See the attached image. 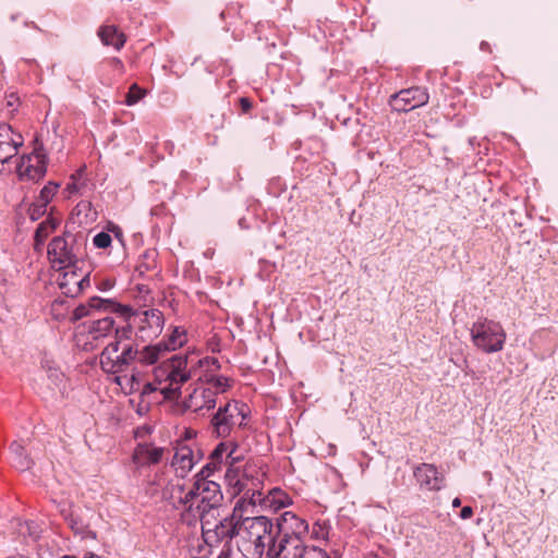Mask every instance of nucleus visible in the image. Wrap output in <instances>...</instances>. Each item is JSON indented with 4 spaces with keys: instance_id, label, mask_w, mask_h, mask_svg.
I'll return each instance as SVG.
<instances>
[{
    "instance_id": "3",
    "label": "nucleus",
    "mask_w": 558,
    "mask_h": 558,
    "mask_svg": "<svg viewBox=\"0 0 558 558\" xmlns=\"http://www.w3.org/2000/svg\"><path fill=\"white\" fill-rule=\"evenodd\" d=\"M274 535L276 543L292 549L304 546V539L310 533L308 523L292 511H284L277 518Z\"/></svg>"
},
{
    "instance_id": "13",
    "label": "nucleus",
    "mask_w": 558,
    "mask_h": 558,
    "mask_svg": "<svg viewBox=\"0 0 558 558\" xmlns=\"http://www.w3.org/2000/svg\"><path fill=\"white\" fill-rule=\"evenodd\" d=\"M23 145L22 135L17 134L13 136V130L11 125L7 123L0 124V162L7 163L13 158L19 147Z\"/></svg>"
},
{
    "instance_id": "16",
    "label": "nucleus",
    "mask_w": 558,
    "mask_h": 558,
    "mask_svg": "<svg viewBox=\"0 0 558 558\" xmlns=\"http://www.w3.org/2000/svg\"><path fill=\"white\" fill-rule=\"evenodd\" d=\"M216 392L209 388L202 389L201 391L194 390L189 399L184 401L186 409H194L195 412H201L206 409L207 411L216 407Z\"/></svg>"
},
{
    "instance_id": "32",
    "label": "nucleus",
    "mask_w": 558,
    "mask_h": 558,
    "mask_svg": "<svg viewBox=\"0 0 558 558\" xmlns=\"http://www.w3.org/2000/svg\"><path fill=\"white\" fill-rule=\"evenodd\" d=\"M295 558H329L327 553L317 547H301L295 550Z\"/></svg>"
},
{
    "instance_id": "2",
    "label": "nucleus",
    "mask_w": 558,
    "mask_h": 558,
    "mask_svg": "<svg viewBox=\"0 0 558 558\" xmlns=\"http://www.w3.org/2000/svg\"><path fill=\"white\" fill-rule=\"evenodd\" d=\"M198 492L199 490H187L184 498L180 497V499L190 511L194 509L195 501L197 502L196 510L201 517L203 534L207 535V538L209 537V542L214 543V545L219 544L223 539H227L226 543L229 544L233 538L236 541L238 533L235 531L238 530V520H235V515L225 518L211 527V523L207 517L211 510H217L216 504L207 501L206 497H202V499L198 500ZM215 502H218V499L215 500Z\"/></svg>"
},
{
    "instance_id": "49",
    "label": "nucleus",
    "mask_w": 558,
    "mask_h": 558,
    "mask_svg": "<svg viewBox=\"0 0 558 558\" xmlns=\"http://www.w3.org/2000/svg\"><path fill=\"white\" fill-rule=\"evenodd\" d=\"M472 514H473V509L470 506L463 507L460 511V518L463 520L471 518Z\"/></svg>"
},
{
    "instance_id": "11",
    "label": "nucleus",
    "mask_w": 558,
    "mask_h": 558,
    "mask_svg": "<svg viewBox=\"0 0 558 558\" xmlns=\"http://www.w3.org/2000/svg\"><path fill=\"white\" fill-rule=\"evenodd\" d=\"M239 410V402H228L220 407L211 418V426L217 437L225 438L230 433L234 425V411Z\"/></svg>"
},
{
    "instance_id": "20",
    "label": "nucleus",
    "mask_w": 558,
    "mask_h": 558,
    "mask_svg": "<svg viewBox=\"0 0 558 558\" xmlns=\"http://www.w3.org/2000/svg\"><path fill=\"white\" fill-rule=\"evenodd\" d=\"M195 464L193 450L189 446H181L177 449L172 465L175 466L177 473L183 477Z\"/></svg>"
},
{
    "instance_id": "1",
    "label": "nucleus",
    "mask_w": 558,
    "mask_h": 558,
    "mask_svg": "<svg viewBox=\"0 0 558 558\" xmlns=\"http://www.w3.org/2000/svg\"><path fill=\"white\" fill-rule=\"evenodd\" d=\"M274 531L272 521L265 515L240 518L235 531L236 547L244 557L260 556V553L276 543Z\"/></svg>"
},
{
    "instance_id": "31",
    "label": "nucleus",
    "mask_w": 558,
    "mask_h": 558,
    "mask_svg": "<svg viewBox=\"0 0 558 558\" xmlns=\"http://www.w3.org/2000/svg\"><path fill=\"white\" fill-rule=\"evenodd\" d=\"M123 344L118 339L109 343L100 354V366L102 367V362H110V360L114 359V355H118L119 351L122 350Z\"/></svg>"
},
{
    "instance_id": "60",
    "label": "nucleus",
    "mask_w": 558,
    "mask_h": 558,
    "mask_svg": "<svg viewBox=\"0 0 558 558\" xmlns=\"http://www.w3.org/2000/svg\"><path fill=\"white\" fill-rule=\"evenodd\" d=\"M488 47H489L488 43H486V41H482V43H481V49H482V50H487V49H488Z\"/></svg>"
},
{
    "instance_id": "33",
    "label": "nucleus",
    "mask_w": 558,
    "mask_h": 558,
    "mask_svg": "<svg viewBox=\"0 0 558 558\" xmlns=\"http://www.w3.org/2000/svg\"><path fill=\"white\" fill-rule=\"evenodd\" d=\"M89 274H86L82 279L75 280L73 287L64 291V294L71 298L78 295L85 288L89 287Z\"/></svg>"
},
{
    "instance_id": "14",
    "label": "nucleus",
    "mask_w": 558,
    "mask_h": 558,
    "mask_svg": "<svg viewBox=\"0 0 558 558\" xmlns=\"http://www.w3.org/2000/svg\"><path fill=\"white\" fill-rule=\"evenodd\" d=\"M138 349L132 343H124L121 352L114 355L110 362H102V371L109 374L124 372L134 361L137 360Z\"/></svg>"
},
{
    "instance_id": "7",
    "label": "nucleus",
    "mask_w": 558,
    "mask_h": 558,
    "mask_svg": "<svg viewBox=\"0 0 558 558\" xmlns=\"http://www.w3.org/2000/svg\"><path fill=\"white\" fill-rule=\"evenodd\" d=\"M76 242V235L68 231L63 235L54 236L48 244V257L52 267L59 270L74 266L77 262L73 253V243Z\"/></svg>"
},
{
    "instance_id": "23",
    "label": "nucleus",
    "mask_w": 558,
    "mask_h": 558,
    "mask_svg": "<svg viewBox=\"0 0 558 558\" xmlns=\"http://www.w3.org/2000/svg\"><path fill=\"white\" fill-rule=\"evenodd\" d=\"M114 319L111 316L95 319L87 326V332L97 340L108 336L114 329Z\"/></svg>"
},
{
    "instance_id": "26",
    "label": "nucleus",
    "mask_w": 558,
    "mask_h": 558,
    "mask_svg": "<svg viewBox=\"0 0 558 558\" xmlns=\"http://www.w3.org/2000/svg\"><path fill=\"white\" fill-rule=\"evenodd\" d=\"M221 466L214 461L209 460L202 470L196 474V482L193 488H201V482L207 481L208 485H215L217 488H220V485L215 481L208 480L214 475L216 471H219Z\"/></svg>"
},
{
    "instance_id": "8",
    "label": "nucleus",
    "mask_w": 558,
    "mask_h": 558,
    "mask_svg": "<svg viewBox=\"0 0 558 558\" xmlns=\"http://www.w3.org/2000/svg\"><path fill=\"white\" fill-rule=\"evenodd\" d=\"M93 311H104L108 313H117L125 318L136 315L133 308L129 305H122L111 299H102L93 296L87 303L77 305L71 316V322L75 323L84 317L90 316Z\"/></svg>"
},
{
    "instance_id": "9",
    "label": "nucleus",
    "mask_w": 558,
    "mask_h": 558,
    "mask_svg": "<svg viewBox=\"0 0 558 558\" xmlns=\"http://www.w3.org/2000/svg\"><path fill=\"white\" fill-rule=\"evenodd\" d=\"M428 99L429 95L425 87L414 86L392 95L390 104L392 108L399 112H409L415 108L425 106Z\"/></svg>"
},
{
    "instance_id": "25",
    "label": "nucleus",
    "mask_w": 558,
    "mask_h": 558,
    "mask_svg": "<svg viewBox=\"0 0 558 558\" xmlns=\"http://www.w3.org/2000/svg\"><path fill=\"white\" fill-rule=\"evenodd\" d=\"M114 383L125 390V393H134L141 391L142 379L138 372L133 373L131 376H117Z\"/></svg>"
},
{
    "instance_id": "24",
    "label": "nucleus",
    "mask_w": 558,
    "mask_h": 558,
    "mask_svg": "<svg viewBox=\"0 0 558 558\" xmlns=\"http://www.w3.org/2000/svg\"><path fill=\"white\" fill-rule=\"evenodd\" d=\"M166 352V345L162 342H158L154 345H146L141 351L138 350L137 360L142 364L153 365Z\"/></svg>"
},
{
    "instance_id": "56",
    "label": "nucleus",
    "mask_w": 558,
    "mask_h": 558,
    "mask_svg": "<svg viewBox=\"0 0 558 558\" xmlns=\"http://www.w3.org/2000/svg\"><path fill=\"white\" fill-rule=\"evenodd\" d=\"M111 63L116 69L123 70V63L119 58H112Z\"/></svg>"
},
{
    "instance_id": "58",
    "label": "nucleus",
    "mask_w": 558,
    "mask_h": 558,
    "mask_svg": "<svg viewBox=\"0 0 558 558\" xmlns=\"http://www.w3.org/2000/svg\"><path fill=\"white\" fill-rule=\"evenodd\" d=\"M366 558H385L384 556H380L376 553H368Z\"/></svg>"
},
{
    "instance_id": "57",
    "label": "nucleus",
    "mask_w": 558,
    "mask_h": 558,
    "mask_svg": "<svg viewBox=\"0 0 558 558\" xmlns=\"http://www.w3.org/2000/svg\"><path fill=\"white\" fill-rule=\"evenodd\" d=\"M83 173H84V169H80V170H77L75 173H73V174L71 175V180H72V181H76V182H77L78 180H81V179H82Z\"/></svg>"
},
{
    "instance_id": "15",
    "label": "nucleus",
    "mask_w": 558,
    "mask_h": 558,
    "mask_svg": "<svg viewBox=\"0 0 558 558\" xmlns=\"http://www.w3.org/2000/svg\"><path fill=\"white\" fill-rule=\"evenodd\" d=\"M9 463L15 470L25 472L31 470L35 461L25 448V439L14 440L9 445Z\"/></svg>"
},
{
    "instance_id": "50",
    "label": "nucleus",
    "mask_w": 558,
    "mask_h": 558,
    "mask_svg": "<svg viewBox=\"0 0 558 558\" xmlns=\"http://www.w3.org/2000/svg\"><path fill=\"white\" fill-rule=\"evenodd\" d=\"M197 364L199 366H202L203 364H213V365H216L217 368L220 367L218 360L215 357H206L204 360H198Z\"/></svg>"
},
{
    "instance_id": "35",
    "label": "nucleus",
    "mask_w": 558,
    "mask_h": 558,
    "mask_svg": "<svg viewBox=\"0 0 558 558\" xmlns=\"http://www.w3.org/2000/svg\"><path fill=\"white\" fill-rule=\"evenodd\" d=\"M144 94L145 92L137 84H132L125 96V104L128 106L135 105L144 97Z\"/></svg>"
},
{
    "instance_id": "44",
    "label": "nucleus",
    "mask_w": 558,
    "mask_h": 558,
    "mask_svg": "<svg viewBox=\"0 0 558 558\" xmlns=\"http://www.w3.org/2000/svg\"><path fill=\"white\" fill-rule=\"evenodd\" d=\"M210 383L214 384V386L218 389H220L221 391H225L227 389V387H229V379L225 376H216V377H211L209 379Z\"/></svg>"
},
{
    "instance_id": "36",
    "label": "nucleus",
    "mask_w": 558,
    "mask_h": 558,
    "mask_svg": "<svg viewBox=\"0 0 558 558\" xmlns=\"http://www.w3.org/2000/svg\"><path fill=\"white\" fill-rule=\"evenodd\" d=\"M228 451V446L225 442H219L209 456V460L221 466L223 462V456Z\"/></svg>"
},
{
    "instance_id": "45",
    "label": "nucleus",
    "mask_w": 558,
    "mask_h": 558,
    "mask_svg": "<svg viewBox=\"0 0 558 558\" xmlns=\"http://www.w3.org/2000/svg\"><path fill=\"white\" fill-rule=\"evenodd\" d=\"M158 390V387L154 383H146L142 386L140 396L142 399H144L146 396H149L150 393Z\"/></svg>"
},
{
    "instance_id": "53",
    "label": "nucleus",
    "mask_w": 558,
    "mask_h": 558,
    "mask_svg": "<svg viewBox=\"0 0 558 558\" xmlns=\"http://www.w3.org/2000/svg\"><path fill=\"white\" fill-rule=\"evenodd\" d=\"M44 222H47V230L53 231L58 227V221L54 218H47Z\"/></svg>"
},
{
    "instance_id": "43",
    "label": "nucleus",
    "mask_w": 558,
    "mask_h": 558,
    "mask_svg": "<svg viewBox=\"0 0 558 558\" xmlns=\"http://www.w3.org/2000/svg\"><path fill=\"white\" fill-rule=\"evenodd\" d=\"M76 280V274L75 271H66L63 275V280L60 281L59 286L62 290H68L71 283H73Z\"/></svg>"
},
{
    "instance_id": "10",
    "label": "nucleus",
    "mask_w": 558,
    "mask_h": 558,
    "mask_svg": "<svg viewBox=\"0 0 558 558\" xmlns=\"http://www.w3.org/2000/svg\"><path fill=\"white\" fill-rule=\"evenodd\" d=\"M138 316V332L143 340L156 338L161 333L165 324V317L161 311L149 308L142 312Z\"/></svg>"
},
{
    "instance_id": "46",
    "label": "nucleus",
    "mask_w": 558,
    "mask_h": 558,
    "mask_svg": "<svg viewBox=\"0 0 558 558\" xmlns=\"http://www.w3.org/2000/svg\"><path fill=\"white\" fill-rule=\"evenodd\" d=\"M239 106L242 113L246 114L253 108V102L247 97H241L239 98Z\"/></svg>"
},
{
    "instance_id": "40",
    "label": "nucleus",
    "mask_w": 558,
    "mask_h": 558,
    "mask_svg": "<svg viewBox=\"0 0 558 558\" xmlns=\"http://www.w3.org/2000/svg\"><path fill=\"white\" fill-rule=\"evenodd\" d=\"M48 234L49 230H47V222H40L34 235L36 246L43 245Z\"/></svg>"
},
{
    "instance_id": "54",
    "label": "nucleus",
    "mask_w": 558,
    "mask_h": 558,
    "mask_svg": "<svg viewBox=\"0 0 558 558\" xmlns=\"http://www.w3.org/2000/svg\"><path fill=\"white\" fill-rule=\"evenodd\" d=\"M246 409H247L246 404L239 402V410L234 411V415L235 414L241 415L243 418H245L247 415V413L245 412Z\"/></svg>"
},
{
    "instance_id": "6",
    "label": "nucleus",
    "mask_w": 558,
    "mask_h": 558,
    "mask_svg": "<svg viewBox=\"0 0 558 558\" xmlns=\"http://www.w3.org/2000/svg\"><path fill=\"white\" fill-rule=\"evenodd\" d=\"M238 446L233 445L232 449L226 456L228 468L225 472V481L229 488H255L263 485L262 477L254 466H245L241 470L235 463L239 462L238 457H233Z\"/></svg>"
},
{
    "instance_id": "42",
    "label": "nucleus",
    "mask_w": 558,
    "mask_h": 558,
    "mask_svg": "<svg viewBox=\"0 0 558 558\" xmlns=\"http://www.w3.org/2000/svg\"><path fill=\"white\" fill-rule=\"evenodd\" d=\"M69 525L75 534L85 533V524L78 518L71 515Z\"/></svg>"
},
{
    "instance_id": "41",
    "label": "nucleus",
    "mask_w": 558,
    "mask_h": 558,
    "mask_svg": "<svg viewBox=\"0 0 558 558\" xmlns=\"http://www.w3.org/2000/svg\"><path fill=\"white\" fill-rule=\"evenodd\" d=\"M218 558H245L239 548L234 551L229 543H226L218 556Z\"/></svg>"
},
{
    "instance_id": "52",
    "label": "nucleus",
    "mask_w": 558,
    "mask_h": 558,
    "mask_svg": "<svg viewBox=\"0 0 558 558\" xmlns=\"http://www.w3.org/2000/svg\"><path fill=\"white\" fill-rule=\"evenodd\" d=\"M78 535H81L82 539H87V538L95 539L96 538V533L94 531L89 530L86 525H85V533H80Z\"/></svg>"
},
{
    "instance_id": "22",
    "label": "nucleus",
    "mask_w": 558,
    "mask_h": 558,
    "mask_svg": "<svg viewBox=\"0 0 558 558\" xmlns=\"http://www.w3.org/2000/svg\"><path fill=\"white\" fill-rule=\"evenodd\" d=\"M98 36L105 46L120 50L125 44V36L114 25H104L98 29Z\"/></svg>"
},
{
    "instance_id": "18",
    "label": "nucleus",
    "mask_w": 558,
    "mask_h": 558,
    "mask_svg": "<svg viewBox=\"0 0 558 558\" xmlns=\"http://www.w3.org/2000/svg\"><path fill=\"white\" fill-rule=\"evenodd\" d=\"M37 165L33 166L29 163L31 156H24L21 158V162L17 165V172L21 179L39 180L44 178L47 171L45 156L36 155Z\"/></svg>"
},
{
    "instance_id": "30",
    "label": "nucleus",
    "mask_w": 558,
    "mask_h": 558,
    "mask_svg": "<svg viewBox=\"0 0 558 558\" xmlns=\"http://www.w3.org/2000/svg\"><path fill=\"white\" fill-rule=\"evenodd\" d=\"M329 531H330V524L328 522L317 521L313 524L308 534H311V538H313V539L326 541V539H328Z\"/></svg>"
},
{
    "instance_id": "4",
    "label": "nucleus",
    "mask_w": 558,
    "mask_h": 558,
    "mask_svg": "<svg viewBox=\"0 0 558 558\" xmlns=\"http://www.w3.org/2000/svg\"><path fill=\"white\" fill-rule=\"evenodd\" d=\"M190 357L187 355L174 354L162 368L156 371V377L159 372L166 375L168 385L160 388L165 399L174 400L181 395V386L191 378V373L186 371Z\"/></svg>"
},
{
    "instance_id": "34",
    "label": "nucleus",
    "mask_w": 558,
    "mask_h": 558,
    "mask_svg": "<svg viewBox=\"0 0 558 558\" xmlns=\"http://www.w3.org/2000/svg\"><path fill=\"white\" fill-rule=\"evenodd\" d=\"M58 187H59V184H57L54 182H49L48 184H46L40 191L39 197L37 198L38 202H40L41 204L48 205L49 202L54 196V194L57 193Z\"/></svg>"
},
{
    "instance_id": "55",
    "label": "nucleus",
    "mask_w": 558,
    "mask_h": 558,
    "mask_svg": "<svg viewBox=\"0 0 558 558\" xmlns=\"http://www.w3.org/2000/svg\"><path fill=\"white\" fill-rule=\"evenodd\" d=\"M7 292V283L5 280L0 275V299L3 296V294Z\"/></svg>"
},
{
    "instance_id": "38",
    "label": "nucleus",
    "mask_w": 558,
    "mask_h": 558,
    "mask_svg": "<svg viewBox=\"0 0 558 558\" xmlns=\"http://www.w3.org/2000/svg\"><path fill=\"white\" fill-rule=\"evenodd\" d=\"M132 332L133 330L130 324L114 329L116 339L122 343H130L129 341L131 340Z\"/></svg>"
},
{
    "instance_id": "59",
    "label": "nucleus",
    "mask_w": 558,
    "mask_h": 558,
    "mask_svg": "<svg viewBox=\"0 0 558 558\" xmlns=\"http://www.w3.org/2000/svg\"><path fill=\"white\" fill-rule=\"evenodd\" d=\"M460 505H461V500H460L459 498H454V499L452 500V506H453L454 508L460 507Z\"/></svg>"
},
{
    "instance_id": "39",
    "label": "nucleus",
    "mask_w": 558,
    "mask_h": 558,
    "mask_svg": "<svg viewBox=\"0 0 558 558\" xmlns=\"http://www.w3.org/2000/svg\"><path fill=\"white\" fill-rule=\"evenodd\" d=\"M111 242L112 239L110 234L104 231L97 233L93 239L94 245L98 248H107L110 246Z\"/></svg>"
},
{
    "instance_id": "5",
    "label": "nucleus",
    "mask_w": 558,
    "mask_h": 558,
    "mask_svg": "<svg viewBox=\"0 0 558 558\" xmlns=\"http://www.w3.org/2000/svg\"><path fill=\"white\" fill-rule=\"evenodd\" d=\"M471 337L474 345L486 353L501 351L506 341V332L502 326L486 318L473 324Z\"/></svg>"
},
{
    "instance_id": "12",
    "label": "nucleus",
    "mask_w": 558,
    "mask_h": 558,
    "mask_svg": "<svg viewBox=\"0 0 558 558\" xmlns=\"http://www.w3.org/2000/svg\"><path fill=\"white\" fill-rule=\"evenodd\" d=\"M251 501L275 512L292 504L291 497L283 494V490H253Z\"/></svg>"
},
{
    "instance_id": "48",
    "label": "nucleus",
    "mask_w": 558,
    "mask_h": 558,
    "mask_svg": "<svg viewBox=\"0 0 558 558\" xmlns=\"http://www.w3.org/2000/svg\"><path fill=\"white\" fill-rule=\"evenodd\" d=\"M81 185L78 182L76 181H72L70 183H68L66 185V191L69 192V194H74V193H77L81 189Z\"/></svg>"
},
{
    "instance_id": "29",
    "label": "nucleus",
    "mask_w": 558,
    "mask_h": 558,
    "mask_svg": "<svg viewBox=\"0 0 558 558\" xmlns=\"http://www.w3.org/2000/svg\"><path fill=\"white\" fill-rule=\"evenodd\" d=\"M268 551L269 558H295V549L278 543H272Z\"/></svg>"
},
{
    "instance_id": "51",
    "label": "nucleus",
    "mask_w": 558,
    "mask_h": 558,
    "mask_svg": "<svg viewBox=\"0 0 558 558\" xmlns=\"http://www.w3.org/2000/svg\"><path fill=\"white\" fill-rule=\"evenodd\" d=\"M19 101V97L12 93L10 94L8 97H7V106L10 107V108H13L16 106Z\"/></svg>"
},
{
    "instance_id": "19",
    "label": "nucleus",
    "mask_w": 558,
    "mask_h": 558,
    "mask_svg": "<svg viewBox=\"0 0 558 558\" xmlns=\"http://www.w3.org/2000/svg\"><path fill=\"white\" fill-rule=\"evenodd\" d=\"M163 448L155 447L149 444H140L135 448L133 459L140 465L157 464L163 456Z\"/></svg>"
},
{
    "instance_id": "27",
    "label": "nucleus",
    "mask_w": 558,
    "mask_h": 558,
    "mask_svg": "<svg viewBox=\"0 0 558 558\" xmlns=\"http://www.w3.org/2000/svg\"><path fill=\"white\" fill-rule=\"evenodd\" d=\"M186 341V335L184 330H181L179 327H175L172 333L169 336L167 341H161L166 348L167 352L173 351L178 348H181Z\"/></svg>"
},
{
    "instance_id": "37",
    "label": "nucleus",
    "mask_w": 558,
    "mask_h": 558,
    "mask_svg": "<svg viewBox=\"0 0 558 558\" xmlns=\"http://www.w3.org/2000/svg\"><path fill=\"white\" fill-rule=\"evenodd\" d=\"M46 210H47V205L41 204L37 199L34 204L31 205V207L28 209L29 218L33 221H36L46 214Z\"/></svg>"
},
{
    "instance_id": "62",
    "label": "nucleus",
    "mask_w": 558,
    "mask_h": 558,
    "mask_svg": "<svg viewBox=\"0 0 558 558\" xmlns=\"http://www.w3.org/2000/svg\"><path fill=\"white\" fill-rule=\"evenodd\" d=\"M192 433H193L192 430H186V437L190 438L192 436Z\"/></svg>"
},
{
    "instance_id": "61",
    "label": "nucleus",
    "mask_w": 558,
    "mask_h": 558,
    "mask_svg": "<svg viewBox=\"0 0 558 558\" xmlns=\"http://www.w3.org/2000/svg\"><path fill=\"white\" fill-rule=\"evenodd\" d=\"M86 558H100V556L93 553H88Z\"/></svg>"
},
{
    "instance_id": "47",
    "label": "nucleus",
    "mask_w": 558,
    "mask_h": 558,
    "mask_svg": "<svg viewBox=\"0 0 558 558\" xmlns=\"http://www.w3.org/2000/svg\"><path fill=\"white\" fill-rule=\"evenodd\" d=\"M114 286V282L111 280V279H102L99 284H98V289L100 291H108L110 289H112Z\"/></svg>"
},
{
    "instance_id": "64",
    "label": "nucleus",
    "mask_w": 558,
    "mask_h": 558,
    "mask_svg": "<svg viewBox=\"0 0 558 558\" xmlns=\"http://www.w3.org/2000/svg\"><path fill=\"white\" fill-rule=\"evenodd\" d=\"M206 493H209L210 490L209 489H206L205 490ZM214 493H220L221 490H213Z\"/></svg>"
},
{
    "instance_id": "21",
    "label": "nucleus",
    "mask_w": 558,
    "mask_h": 558,
    "mask_svg": "<svg viewBox=\"0 0 558 558\" xmlns=\"http://www.w3.org/2000/svg\"><path fill=\"white\" fill-rule=\"evenodd\" d=\"M214 543L207 539V535L192 536L187 539V551L192 558H209Z\"/></svg>"
},
{
    "instance_id": "17",
    "label": "nucleus",
    "mask_w": 558,
    "mask_h": 558,
    "mask_svg": "<svg viewBox=\"0 0 558 558\" xmlns=\"http://www.w3.org/2000/svg\"><path fill=\"white\" fill-rule=\"evenodd\" d=\"M414 477L421 486L429 488H440L444 484V475L438 472L435 465L422 463L414 470Z\"/></svg>"
},
{
    "instance_id": "28",
    "label": "nucleus",
    "mask_w": 558,
    "mask_h": 558,
    "mask_svg": "<svg viewBox=\"0 0 558 558\" xmlns=\"http://www.w3.org/2000/svg\"><path fill=\"white\" fill-rule=\"evenodd\" d=\"M17 531H19L20 535H22L24 537H29L33 541H36L40 534L39 525L35 521L20 522Z\"/></svg>"
},
{
    "instance_id": "63",
    "label": "nucleus",
    "mask_w": 558,
    "mask_h": 558,
    "mask_svg": "<svg viewBox=\"0 0 558 558\" xmlns=\"http://www.w3.org/2000/svg\"><path fill=\"white\" fill-rule=\"evenodd\" d=\"M61 558H76L75 556L64 555Z\"/></svg>"
}]
</instances>
